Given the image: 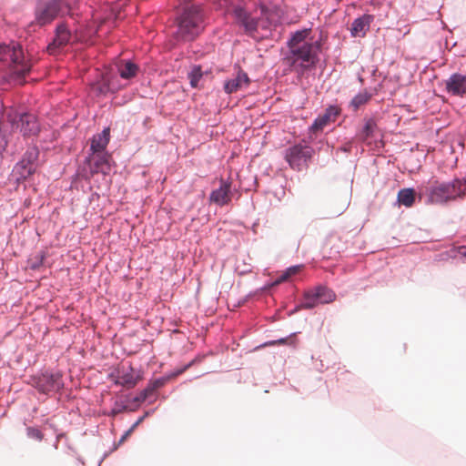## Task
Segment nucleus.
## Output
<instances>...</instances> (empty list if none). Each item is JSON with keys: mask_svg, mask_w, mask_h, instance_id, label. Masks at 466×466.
I'll use <instances>...</instances> for the list:
<instances>
[{"mask_svg": "<svg viewBox=\"0 0 466 466\" xmlns=\"http://www.w3.org/2000/svg\"><path fill=\"white\" fill-rule=\"evenodd\" d=\"M312 30L305 28L296 31L288 41L289 54L283 63L298 71L314 68L319 62L321 51V40H314Z\"/></svg>", "mask_w": 466, "mask_h": 466, "instance_id": "f257e3e1", "label": "nucleus"}, {"mask_svg": "<svg viewBox=\"0 0 466 466\" xmlns=\"http://www.w3.org/2000/svg\"><path fill=\"white\" fill-rule=\"evenodd\" d=\"M205 28V13L200 5H185L175 20L172 35L177 42L196 39Z\"/></svg>", "mask_w": 466, "mask_h": 466, "instance_id": "f03ea898", "label": "nucleus"}, {"mask_svg": "<svg viewBox=\"0 0 466 466\" xmlns=\"http://www.w3.org/2000/svg\"><path fill=\"white\" fill-rule=\"evenodd\" d=\"M466 196V177L454 178L451 182L430 180L420 188V198H426L430 204H446Z\"/></svg>", "mask_w": 466, "mask_h": 466, "instance_id": "7ed1b4c3", "label": "nucleus"}, {"mask_svg": "<svg viewBox=\"0 0 466 466\" xmlns=\"http://www.w3.org/2000/svg\"><path fill=\"white\" fill-rule=\"evenodd\" d=\"M0 62L7 64L18 79L25 77L32 67L30 60L25 56L21 45L15 42L8 45L0 44Z\"/></svg>", "mask_w": 466, "mask_h": 466, "instance_id": "20e7f679", "label": "nucleus"}, {"mask_svg": "<svg viewBox=\"0 0 466 466\" xmlns=\"http://www.w3.org/2000/svg\"><path fill=\"white\" fill-rule=\"evenodd\" d=\"M260 16L256 19L250 16V15L241 5H236L233 8L234 17L240 25H242L246 32L251 34L260 26L267 28L269 25L275 22L273 12L266 7L260 5Z\"/></svg>", "mask_w": 466, "mask_h": 466, "instance_id": "39448f33", "label": "nucleus"}, {"mask_svg": "<svg viewBox=\"0 0 466 466\" xmlns=\"http://www.w3.org/2000/svg\"><path fill=\"white\" fill-rule=\"evenodd\" d=\"M66 9H69V4L66 0H46L36 6L35 23L44 26L53 22Z\"/></svg>", "mask_w": 466, "mask_h": 466, "instance_id": "423d86ee", "label": "nucleus"}, {"mask_svg": "<svg viewBox=\"0 0 466 466\" xmlns=\"http://www.w3.org/2000/svg\"><path fill=\"white\" fill-rule=\"evenodd\" d=\"M313 148L300 144L289 147L285 153V159L291 168L300 170L312 157Z\"/></svg>", "mask_w": 466, "mask_h": 466, "instance_id": "0eeeda50", "label": "nucleus"}, {"mask_svg": "<svg viewBox=\"0 0 466 466\" xmlns=\"http://www.w3.org/2000/svg\"><path fill=\"white\" fill-rule=\"evenodd\" d=\"M86 162L92 175L97 173L107 175L111 171L110 156L106 152L92 153Z\"/></svg>", "mask_w": 466, "mask_h": 466, "instance_id": "6e6552de", "label": "nucleus"}, {"mask_svg": "<svg viewBox=\"0 0 466 466\" xmlns=\"http://www.w3.org/2000/svg\"><path fill=\"white\" fill-rule=\"evenodd\" d=\"M232 182L230 180L220 179L219 187L211 191L209 202L218 206L228 205L232 199Z\"/></svg>", "mask_w": 466, "mask_h": 466, "instance_id": "1a4fd4ad", "label": "nucleus"}, {"mask_svg": "<svg viewBox=\"0 0 466 466\" xmlns=\"http://www.w3.org/2000/svg\"><path fill=\"white\" fill-rule=\"evenodd\" d=\"M340 111L337 106H329L322 115H319L309 127L310 138L312 135L321 132L330 122H334Z\"/></svg>", "mask_w": 466, "mask_h": 466, "instance_id": "9d476101", "label": "nucleus"}, {"mask_svg": "<svg viewBox=\"0 0 466 466\" xmlns=\"http://www.w3.org/2000/svg\"><path fill=\"white\" fill-rule=\"evenodd\" d=\"M61 375L58 373H45L38 377L35 387L43 393L58 390L62 387Z\"/></svg>", "mask_w": 466, "mask_h": 466, "instance_id": "9b49d317", "label": "nucleus"}, {"mask_svg": "<svg viewBox=\"0 0 466 466\" xmlns=\"http://www.w3.org/2000/svg\"><path fill=\"white\" fill-rule=\"evenodd\" d=\"M16 128H20L24 137L35 136L40 129L36 116L27 113L20 116L19 122L16 123Z\"/></svg>", "mask_w": 466, "mask_h": 466, "instance_id": "f8f14e48", "label": "nucleus"}, {"mask_svg": "<svg viewBox=\"0 0 466 466\" xmlns=\"http://www.w3.org/2000/svg\"><path fill=\"white\" fill-rule=\"evenodd\" d=\"M446 90L452 96H463L466 94V75L452 74L446 81Z\"/></svg>", "mask_w": 466, "mask_h": 466, "instance_id": "ddd939ff", "label": "nucleus"}, {"mask_svg": "<svg viewBox=\"0 0 466 466\" xmlns=\"http://www.w3.org/2000/svg\"><path fill=\"white\" fill-rule=\"evenodd\" d=\"M250 79L247 73L239 70L234 78L228 79L224 84V90L227 94H232L238 90L247 88Z\"/></svg>", "mask_w": 466, "mask_h": 466, "instance_id": "4468645a", "label": "nucleus"}, {"mask_svg": "<svg viewBox=\"0 0 466 466\" xmlns=\"http://www.w3.org/2000/svg\"><path fill=\"white\" fill-rule=\"evenodd\" d=\"M374 16L372 15H363L356 18L350 27V33L353 37H364L370 30V24L373 22Z\"/></svg>", "mask_w": 466, "mask_h": 466, "instance_id": "2eb2a0df", "label": "nucleus"}, {"mask_svg": "<svg viewBox=\"0 0 466 466\" xmlns=\"http://www.w3.org/2000/svg\"><path fill=\"white\" fill-rule=\"evenodd\" d=\"M71 39V34L67 27L62 24L56 28V37L53 42L47 46L50 54H55L57 49L65 46L69 43Z\"/></svg>", "mask_w": 466, "mask_h": 466, "instance_id": "dca6fc26", "label": "nucleus"}, {"mask_svg": "<svg viewBox=\"0 0 466 466\" xmlns=\"http://www.w3.org/2000/svg\"><path fill=\"white\" fill-rule=\"evenodd\" d=\"M38 155L39 152L35 147L30 148L25 152L24 158L20 163L21 167L23 168L21 175L24 177H26L35 172V163L38 158Z\"/></svg>", "mask_w": 466, "mask_h": 466, "instance_id": "f3484780", "label": "nucleus"}, {"mask_svg": "<svg viewBox=\"0 0 466 466\" xmlns=\"http://www.w3.org/2000/svg\"><path fill=\"white\" fill-rule=\"evenodd\" d=\"M110 139V128L106 127L100 134L93 137L90 150L92 153L106 152V148Z\"/></svg>", "mask_w": 466, "mask_h": 466, "instance_id": "a211bd4d", "label": "nucleus"}, {"mask_svg": "<svg viewBox=\"0 0 466 466\" xmlns=\"http://www.w3.org/2000/svg\"><path fill=\"white\" fill-rule=\"evenodd\" d=\"M91 90L96 96H105L108 92L114 91L115 87L111 86L107 76H103L101 80L91 86Z\"/></svg>", "mask_w": 466, "mask_h": 466, "instance_id": "6ab92c4d", "label": "nucleus"}, {"mask_svg": "<svg viewBox=\"0 0 466 466\" xmlns=\"http://www.w3.org/2000/svg\"><path fill=\"white\" fill-rule=\"evenodd\" d=\"M318 304H319V301L318 299V296L316 295L315 289H309L304 293L303 301L297 307L296 310L300 309H310L316 307Z\"/></svg>", "mask_w": 466, "mask_h": 466, "instance_id": "aec40b11", "label": "nucleus"}, {"mask_svg": "<svg viewBox=\"0 0 466 466\" xmlns=\"http://www.w3.org/2000/svg\"><path fill=\"white\" fill-rule=\"evenodd\" d=\"M314 289L316 291V295L318 296V299L321 304H328L333 302L336 299V294L330 289L319 286Z\"/></svg>", "mask_w": 466, "mask_h": 466, "instance_id": "412c9836", "label": "nucleus"}, {"mask_svg": "<svg viewBox=\"0 0 466 466\" xmlns=\"http://www.w3.org/2000/svg\"><path fill=\"white\" fill-rule=\"evenodd\" d=\"M415 201V191L413 188H403L398 193V202L407 208L411 207Z\"/></svg>", "mask_w": 466, "mask_h": 466, "instance_id": "4be33fe9", "label": "nucleus"}, {"mask_svg": "<svg viewBox=\"0 0 466 466\" xmlns=\"http://www.w3.org/2000/svg\"><path fill=\"white\" fill-rule=\"evenodd\" d=\"M138 67L136 64L127 61L125 64L118 66V73L124 79H129L137 75Z\"/></svg>", "mask_w": 466, "mask_h": 466, "instance_id": "5701e85b", "label": "nucleus"}, {"mask_svg": "<svg viewBox=\"0 0 466 466\" xmlns=\"http://www.w3.org/2000/svg\"><path fill=\"white\" fill-rule=\"evenodd\" d=\"M376 127L377 125L374 119H367L362 130L357 135L358 138L361 141H366L369 137L373 136Z\"/></svg>", "mask_w": 466, "mask_h": 466, "instance_id": "b1692460", "label": "nucleus"}, {"mask_svg": "<svg viewBox=\"0 0 466 466\" xmlns=\"http://www.w3.org/2000/svg\"><path fill=\"white\" fill-rule=\"evenodd\" d=\"M139 380L140 377L136 375L131 369L130 371L126 372L119 377V383L127 389H131L137 385Z\"/></svg>", "mask_w": 466, "mask_h": 466, "instance_id": "393cba45", "label": "nucleus"}, {"mask_svg": "<svg viewBox=\"0 0 466 466\" xmlns=\"http://www.w3.org/2000/svg\"><path fill=\"white\" fill-rule=\"evenodd\" d=\"M371 98V95L367 91H362L356 95L351 102L350 106H352L354 111H357L361 106L365 105Z\"/></svg>", "mask_w": 466, "mask_h": 466, "instance_id": "a878e982", "label": "nucleus"}, {"mask_svg": "<svg viewBox=\"0 0 466 466\" xmlns=\"http://www.w3.org/2000/svg\"><path fill=\"white\" fill-rule=\"evenodd\" d=\"M202 77V71L200 66H194L190 73L188 74V78L190 80V85L192 87H197L198 81Z\"/></svg>", "mask_w": 466, "mask_h": 466, "instance_id": "bb28decb", "label": "nucleus"}, {"mask_svg": "<svg viewBox=\"0 0 466 466\" xmlns=\"http://www.w3.org/2000/svg\"><path fill=\"white\" fill-rule=\"evenodd\" d=\"M27 435H28V437H30L32 439L38 440V441H41L43 439L42 432L38 429H35L33 427H29L27 429Z\"/></svg>", "mask_w": 466, "mask_h": 466, "instance_id": "cd10ccee", "label": "nucleus"}, {"mask_svg": "<svg viewBox=\"0 0 466 466\" xmlns=\"http://www.w3.org/2000/svg\"><path fill=\"white\" fill-rule=\"evenodd\" d=\"M139 421L140 420H137L136 423H134L133 426L123 434V436L119 440V444L123 443L131 435V433L133 432L134 429L137 426Z\"/></svg>", "mask_w": 466, "mask_h": 466, "instance_id": "c85d7f7f", "label": "nucleus"}, {"mask_svg": "<svg viewBox=\"0 0 466 466\" xmlns=\"http://www.w3.org/2000/svg\"><path fill=\"white\" fill-rule=\"evenodd\" d=\"M300 268H301L300 266H294V267L289 268L285 272L290 278L291 276H293V275L297 274L298 272H299Z\"/></svg>", "mask_w": 466, "mask_h": 466, "instance_id": "c756f323", "label": "nucleus"}, {"mask_svg": "<svg viewBox=\"0 0 466 466\" xmlns=\"http://www.w3.org/2000/svg\"><path fill=\"white\" fill-rule=\"evenodd\" d=\"M289 279V277L287 275L286 272H283L276 280H275V284H279L281 282H284L286 280H288Z\"/></svg>", "mask_w": 466, "mask_h": 466, "instance_id": "7c9ffc66", "label": "nucleus"}, {"mask_svg": "<svg viewBox=\"0 0 466 466\" xmlns=\"http://www.w3.org/2000/svg\"><path fill=\"white\" fill-rule=\"evenodd\" d=\"M285 341H286V339H279V340H277V341L270 342L269 344H270V345H275V344H283V343H285Z\"/></svg>", "mask_w": 466, "mask_h": 466, "instance_id": "2f4dec72", "label": "nucleus"}, {"mask_svg": "<svg viewBox=\"0 0 466 466\" xmlns=\"http://www.w3.org/2000/svg\"><path fill=\"white\" fill-rule=\"evenodd\" d=\"M149 391H151V390L147 389V390H144V392L142 393V399H143V400H145V399L147 398V393H148Z\"/></svg>", "mask_w": 466, "mask_h": 466, "instance_id": "473e14b6", "label": "nucleus"}, {"mask_svg": "<svg viewBox=\"0 0 466 466\" xmlns=\"http://www.w3.org/2000/svg\"><path fill=\"white\" fill-rule=\"evenodd\" d=\"M460 253H461L463 257H466V248L461 247V248H460Z\"/></svg>", "mask_w": 466, "mask_h": 466, "instance_id": "72a5a7b5", "label": "nucleus"}, {"mask_svg": "<svg viewBox=\"0 0 466 466\" xmlns=\"http://www.w3.org/2000/svg\"><path fill=\"white\" fill-rule=\"evenodd\" d=\"M5 145H0V149L4 148Z\"/></svg>", "mask_w": 466, "mask_h": 466, "instance_id": "f704fd0d", "label": "nucleus"}]
</instances>
